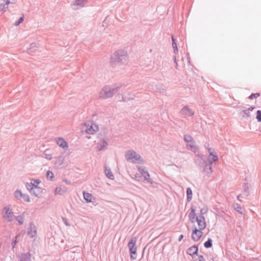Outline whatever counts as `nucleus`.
Instances as JSON below:
<instances>
[{"label":"nucleus","mask_w":261,"mask_h":261,"mask_svg":"<svg viewBox=\"0 0 261 261\" xmlns=\"http://www.w3.org/2000/svg\"><path fill=\"white\" fill-rule=\"evenodd\" d=\"M65 192L66 191L63 190L61 187H57L54 191V194L55 195H62L65 193Z\"/></svg>","instance_id":"22"},{"label":"nucleus","mask_w":261,"mask_h":261,"mask_svg":"<svg viewBox=\"0 0 261 261\" xmlns=\"http://www.w3.org/2000/svg\"><path fill=\"white\" fill-rule=\"evenodd\" d=\"M198 261H203L204 260V258L202 255H199L198 256V259H196Z\"/></svg>","instance_id":"48"},{"label":"nucleus","mask_w":261,"mask_h":261,"mask_svg":"<svg viewBox=\"0 0 261 261\" xmlns=\"http://www.w3.org/2000/svg\"><path fill=\"white\" fill-rule=\"evenodd\" d=\"M105 172L106 176L110 179H114V176L112 173L111 169L106 166L105 167Z\"/></svg>","instance_id":"17"},{"label":"nucleus","mask_w":261,"mask_h":261,"mask_svg":"<svg viewBox=\"0 0 261 261\" xmlns=\"http://www.w3.org/2000/svg\"><path fill=\"white\" fill-rule=\"evenodd\" d=\"M37 234V229L35 225H34V238L36 236Z\"/></svg>","instance_id":"51"},{"label":"nucleus","mask_w":261,"mask_h":261,"mask_svg":"<svg viewBox=\"0 0 261 261\" xmlns=\"http://www.w3.org/2000/svg\"><path fill=\"white\" fill-rule=\"evenodd\" d=\"M198 251V246L195 245L189 248L187 250V253L189 255L192 256L194 258L195 255H197Z\"/></svg>","instance_id":"12"},{"label":"nucleus","mask_w":261,"mask_h":261,"mask_svg":"<svg viewBox=\"0 0 261 261\" xmlns=\"http://www.w3.org/2000/svg\"><path fill=\"white\" fill-rule=\"evenodd\" d=\"M218 156H214L212 159L204 160L201 159L199 160V166L201 170L205 172L207 175L210 176L213 172L212 164L214 162L218 160Z\"/></svg>","instance_id":"2"},{"label":"nucleus","mask_w":261,"mask_h":261,"mask_svg":"<svg viewBox=\"0 0 261 261\" xmlns=\"http://www.w3.org/2000/svg\"><path fill=\"white\" fill-rule=\"evenodd\" d=\"M156 87L160 92H162L164 91V87L161 84L156 85Z\"/></svg>","instance_id":"42"},{"label":"nucleus","mask_w":261,"mask_h":261,"mask_svg":"<svg viewBox=\"0 0 261 261\" xmlns=\"http://www.w3.org/2000/svg\"><path fill=\"white\" fill-rule=\"evenodd\" d=\"M180 113L186 116L190 117L194 115V112L190 109L188 106H184L180 110Z\"/></svg>","instance_id":"11"},{"label":"nucleus","mask_w":261,"mask_h":261,"mask_svg":"<svg viewBox=\"0 0 261 261\" xmlns=\"http://www.w3.org/2000/svg\"><path fill=\"white\" fill-rule=\"evenodd\" d=\"M14 0H0V11H6L8 6L10 4H13Z\"/></svg>","instance_id":"10"},{"label":"nucleus","mask_w":261,"mask_h":261,"mask_svg":"<svg viewBox=\"0 0 261 261\" xmlns=\"http://www.w3.org/2000/svg\"><path fill=\"white\" fill-rule=\"evenodd\" d=\"M19 237H20V236L17 235L15 237V238H14L13 239L12 242L11 243V246H12V249H14L15 248L16 243L18 242V238Z\"/></svg>","instance_id":"30"},{"label":"nucleus","mask_w":261,"mask_h":261,"mask_svg":"<svg viewBox=\"0 0 261 261\" xmlns=\"http://www.w3.org/2000/svg\"><path fill=\"white\" fill-rule=\"evenodd\" d=\"M43 156L48 160H51L52 159V154L47 153L46 151L43 153Z\"/></svg>","instance_id":"37"},{"label":"nucleus","mask_w":261,"mask_h":261,"mask_svg":"<svg viewBox=\"0 0 261 261\" xmlns=\"http://www.w3.org/2000/svg\"><path fill=\"white\" fill-rule=\"evenodd\" d=\"M33 241H34V243L35 242V239L33 240Z\"/></svg>","instance_id":"61"},{"label":"nucleus","mask_w":261,"mask_h":261,"mask_svg":"<svg viewBox=\"0 0 261 261\" xmlns=\"http://www.w3.org/2000/svg\"><path fill=\"white\" fill-rule=\"evenodd\" d=\"M64 182H65L66 184H67V185H70L71 184V181L67 179H63V180Z\"/></svg>","instance_id":"50"},{"label":"nucleus","mask_w":261,"mask_h":261,"mask_svg":"<svg viewBox=\"0 0 261 261\" xmlns=\"http://www.w3.org/2000/svg\"><path fill=\"white\" fill-rule=\"evenodd\" d=\"M46 178L48 180H53L54 178V175L53 172L48 170L46 173Z\"/></svg>","instance_id":"27"},{"label":"nucleus","mask_w":261,"mask_h":261,"mask_svg":"<svg viewBox=\"0 0 261 261\" xmlns=\"http://www.w3.org/2000/svg\"><path fill=\"white\" fill-rule=\"evenodd\" d=\"M202 230L194 226L192 233V239L195 242L198 241L203 234Z\"/></svg>","instance_id":"6"},{"label":"nucleus","mask_w":261,"mask_h":261,"mask_svg":"<svg viewBox=\"0 0 261 261\" xmlns=\"http://www.w3.org/2000/svg\"><path fill=\"white\" fill-rule=\"evenodd\" d=\"M207 149L210 155L207 159H209L210 158L212 159V157H214V156H218V155L215 152V150L214 149L212 148H208Z\"/></svg>","instance_id":"26"},{"label":"nucleus","mask_w":261,"mask_h":261,"mask_svg":"<svg viewBox=\"0 0 261 261\" xmlns=\"http://www.w3.org/2000/svg\"><path fill=\"white\" fill-rule=\"evenodd\" d=\"M197 222L199 229L204 230L206 226L205 222L199 220V218L196 221Z\"/></svg>","instance_id":"20"},{"label":"nucleus","mask_w":261,"mask_h":261,"mask_svg":"<svg viewBox=\"0 0 261 261\" xmlns=\"http://www.w3.org/2000/svg\"><path fill=\"white\" fill-rule=\"evenodd\" d=\"M15 219H16V221H18L20 224H22L23 223L24 219L22 216H17L15 217Z\"/></svg>","instance_id":"34"},{"label":"nucleus","mask_w":261,"mask_h":261,"mask_svg":"<svg viewBox=\"0 0 261 261\" xmlns=\"http://www.w3.org/2000/svg\"><path fill=\"white\" fill-rule=\"evenodd\" d=\"M64 161V158L63 156H59L58 157L56 162V164H58L59 166H61L63 164Z\"/></svg>","instance_id":"28"},{"label":"nucleus","mask_w":261,"mask_h":261,"mask_svg":"<svg viewBox=\"0 0 261 261\" xmlns=\"http://www.w3.org/2000/svg\"><path fill=\"white\" fill-rule=\"evenodd\" d=\"M260 96L259 93H252L249 96V98L252 99L254 98H257Z\"/></svg>","instance_id":"40"},{"label":"nucleus","mask_w":261,"mask_h":261,"mask_svg":"<svg viewBox=\"0 0 261 261\" xmlns=\"http://www.w3.org/2000/svg\"><path fill=\"white\" fill-rule=\"evenodd\" d=\"M22 194H23L21 193V192L19 190H17L14 192V196L15 198L18 199H20L21 198Z\"/></svg>","instance_id":"29"},{"label":"nucleus","mask_w":261,"mask_h":261,"mask_svg":"<svg viewBox=\"0 0 261 261\" xmlns=\"http://www.w3.org/2000/svg\"><path fill=\"white\" fill-rule=\"evenodd\" d=\"M42 192V189L41 188L37 187V188L34 189V195L35 196H38L39 194Z\"/></svg>","instance_id":"31"},{"label":"nucleus","mask_w":261,"mask_h":261,"mask_svg":"<svg viewBox=\"0 0 261 261\" xmlns=\"http://www.w3.org/2000/svg\"><path fill=\"white\" fill-rule=\"evenodd\" d=\"M198 218H199V220H200L201 221H203V222H205V217H204V216L203 215H200L199 216V217H198Z\"/></svg>","instance_id":"49"},{"label":"nucleus","mask_w":261,"mask_h":261,"mask_svg":"<svg viewBox=\"0 0 261 261\" xmlns=\"http://www.w3.org/2000/svg\"><path fill=\"white\" fill-rule=\"evenodd\" d=\"M40 182L41 181L39 179H34V189L37 188Z\"/></svg>","instance_id":"44"},{"label":"nucleus","mask_w":261,"mask_h":261,"mask_svg":"<svg viewBox=\"0 0 261 261\" xmlns=\"http://www.w3.org/2000/svg\"><path fill=\"white\" fill-rule=\"evenodd\" d=\"M187 201L189 202L192 199L193 192L191 188L188 187L186 189Z\"/></svg>","instance_id":"18"},{"label":"nucleus","mask_w":261,"mask_h":261,"mask_svg":"<svg viewBox=\"0 0 261 261\" xmlns=\"http://www.w3.org/2000/svg\"><path fill=\"white\" fill-rule=\"evenodd\" d=\"M18 261H31L30 253L28 252L21 253L18 255Z\"/></svg>","instance_id":"13"},{"label":"nucleus","mask_w":261,"mask_h":261,"mask_svg":"<svg viewBox=\"0 0 261 261\" xmlns=\"http://www.w3.org/2000/svg\"><path fill=\"white\" fill-rule=\"evenodd\" d=\"M138 170L140 171L141 175L144 177V181H146L148 183H152V180L150 178V175L145 167L140 166L138 167Z\"/></svg>","instance_id":"8"},{"label":"nucleus","mask_w":261,"mask_h":261,"mask_svg":"<svg viewBox=\"0 0 261 261\" xmlns=\"http://www.w3.org/2000/svg\"><path fill=\"white\" fill-rule=\"evenodd\" d=\"M56 142L57 144L62 148H66L68 146L67 142H66L65 140L62 138H57L56 139Z\"/></svg>","instance_id":"14"},{"label":"nucleus","mask_w":261,"mask_h":261,"mask_svg":"<svg viewBox=\"0 0 261 261\" xmlns=\"http://www.w3.org/2000/svg\"><path fill=\"white\" fill-rule=\"evenodd\" d=\"M28 51L29 53H30L32 51L31 48H29L28 50Z\"/></svg>","instance_id":"57"},{"label":"nucleus","mask_w":261,"mask_h":261,"mask_svg":"<svg viewBox=\"0 0 261 261\" xmlns=\"http://www.w3.org/2000/svg\"><path fill=\"white\" fill-rule=\"evenodd\" d=\"M125 156L127 161L132 163H135L136 161H139L141 158L140 154L137 153L135 151L131 150L127 151Z\"/></svg>","instance_id":"5"},{"label":"nucleus","mask_w":261,"mask_h":261,"mask_svg":"<svg viewBox=\"0 0 261 261\" xmlns=\"http://www.w3.org/2000/svg\"><path fill=\"white\" fill-rule=\"evenodd\" d=\"M174 62L175 64V68L176 69H177V66H178V64H177V61H176V57H174Z\"/></svg>","instance_id":"53"},{"label":"nucleus","mask_w":261,"mask_h":261,"mask_svg":"<svg viewBox=\"0 0 261 261\" xmlns=\"http://www.w3.org/2000/svg\"><path fill=\"white\" fill-rule=\"evenodd\" d=\"M174 53L176 54L178 53V48L177 47H173Z\"/></svg>","instance_id":"55"},{"label":"nucleus","mask_w":261,"mask_h":261,"mask_svg":"<svg viewBox=\"0 0 261 261\" xmlns=\"http://www.w3.org/2000/svg\"><path fill=\"white\" fill-rule=\"evenodd\" d=\"M83 196L84 199L85 200L86 203H89L92 201L91 198L92 197V194L86 192L85 191L83 192Z\"/></svg>","instance_id":"19"},{"label":"nucleus","mask_w":261,"mask_h":261,"mask_svg":"<svg viewBox=\"0 0 261 261\" xmlns=\"http://www.w3.org/2000/svg\"><path fill=\"white\" fill-rule=\"evenodd\" d=\"M245 181L246 182H244L243 185V191L244 195L247 197L249 195V184L248 183L246 178L245 179Z\"/></svg>","instance_id":"15"},{"label":"nucleus","mask_w":261,"mask_h":261,"mask_svg":"<svg viewBox=\"0 0 261 261\" xmlns=\"http://www.w3.org/2000/svg\"><path fill=\"white\" fill-rule=\"evenodd\" d=\"M21 198H23V199L25 201H27V202H29L30 201V197H29V195H27V194H22V196L21 197Z\"/></svg>","instance_id":"45"},{"label":"nucleus","mask_w":261,"mask_h":261,"mask_svg":"<svg viewBox=\"0 0 261 261\" xmlns=\"http://www.w3.org/2000/svg\"><path fill=\"white\" fill-rule=\"evenodd\" d=\"M243 112L244 114V115L243 116V117H245V116L247 117H250V112L247 109L243 110Z\"/></svg>","instance_id":"43"},{"label":"nucleus","mask_w":261,"mask_h":261,"mask_svg":"<svg viewBox=\"0 0 261 261\" xmlns=\"http://www.w3.org/2000/svg\"><path fill=\"white\" fill-rule=\"evenodd\" d=\"M33 225V222L30 223V227L28 228V234L31 237L33 238V232L32 230V226Z\"/></svg>","instance_id":"36"},{"label":"nucleus","mask_w":261,"mask_h":261,"mask_svg":"<svg viewBox=\"0 0 261 261\" xmlns=\"http://www.w3.org/2000/svg\"><path fill=\"white\" fill-rule=\"evenodd\" d=\"M26 187L27 189L31 192V191L33 190V179L31 180L30 184L29 183H27L26 185Z\"/></svg>","instance_id":"33"},{"label":"nucleus","mask_w":261,"mask_h":261,"mask_svg":"<svg viewBox=\"0 0 261 261\" xmlns=\"http://www.w3.org/2000/svg\"><path fill=\"white\" fill-rule=\"evenodd\" d=\"M121 87V84H116L112 88L109 86H106L100 91L99 96L102 99H107L112 97Z\"/></svg>","instance_id":"3"},{"label":"nucleus","mask_w":261,"mask_h":261,"mask_svg":"<svg viewBox=\"0 0 261 261\" xmlns=\"http://www.w3.org/2000/svg\"><path fill=\"white\" fill-rule=\"evenodd\" d=\"M62 220H63L64 223L65 224V225L70 226V224H69V223L68 222V221L67 220V219L65 218L62 217Z\"/></svg>","instance_id":"47"},{"label":"nucleus","mask_w":261,"mask_h":261,"mask_svg":"<svg viewBox=\"0 0 261 261\" xmlns=\"http://www.w3.org/2000/svg\"><path fill=\"white\" fill-rule=\"evenodd\" d=\"M136 237H132L127 244L129 248L130 257L132 260H135L136 258V256H134V255H136L137 253V246L136 245Z\"/></svg>","instance_id":"4"},{"label":"nucleus","mask_w":261,"mask_h":261,"mask_svg":"<svg viewBox=\"0 0 261 261\" xmlns=\"http://www.w3.org/2000/svg\"><path fill=\"white\" fill-rule=\"evenodd\" d=\"M107 142L105 140L103 139L101 141V143L100 144L98 145L97 147L98 150H102L105 147H106L108 145Z\"/></svg>","instance_id":"24"},{"label":"nucleus","mask_w":261,"mask_h":261,"mask_svg":"<svg viewBox=\"0 0 261 261\" xmlns=\"http://www.w3.org/2000/svg\"><path fill=\"white\" fill-rule=\"evenodd\" d=\"M73 6H76L80 7H84V0H75L73 3Z\"/></svg>","instance_id":"25"},{"label":"nucleus","mask_w":261,"mask_h":261,"mask_svg":"<svg viewBox=\"0 0 261 261\" xmlns=\"http://www.w3.org/2000/svg\"><path fill=\"white\" fill-rule=\"evenodd\" d=\"M254 109V106H251L248 109H247V110L250 112V111H252Z\"/></svg>","instance_id":"52"},{"label":"nucleus","mask_w":261,"mask_h":261,"mask_svg":"<svg viewBox=\"0 0 261 261\" xmlns=\"http://www.w3.org/2000/svg\"><path fill=\"white\" fill-rule=\"evenodd\" d=\"M106 19L103 21V23H106Z\"/></svg>","instance_id":"59"},{"label":"nucleus","mask_w":261,"mask_h":261,"mask_svg":"<svg viewBox=\"0 0 261 261\" xmlns=\"http://www.w3.org/2000/svg\"><path fill=\"white\" fill-rule=\"evenodd\" d=\"M189 218L192 223H194L199 218L196 214V207L193 205L191 207Z\"/></svg>","instance_id":"9"},{"label":"nucleus","mask_w":261,"mask_h":261,"mask_svg":"<svg viewBox=\"0 0 261 261\" xmlns=\"http://www.w3.org/2000/svg\"><path fill=\"white\" fill-rule=\"evenodd\" d=\"M127 60V53L123 49H118L113 54L110 61V66L113 68H119Z\"/></svg>","instance_id":"1"},{"label":"nucleus","mask_w":261,"mask_h":261,"mask_svg":"<svg viewBox=\"0 0 261 261\" xmlns=\"http://www.w3.org/2000/svg\"><path fill=\"white\" fill-rule=\"evenodd\" d=\"M87 1H88V0H84V3H85V2H87Z\"/></svg>","instance_id":"60"},{"label":"nucleus","mask_w":261,"mask_h":261,"mask_svg":"<svg viewBox=\"0 0 261 261\" xmlns=\"http://www.w3.org/2000/svg\"><path fill=\"white\" fill-rule=\"evenodd\" d=\"M23 20H24V17L23 16L20 17L17 21H16L14 22V25H15V26L19 25L21 22H22Z\"/></svg>","instance_id":"39"},{"label":"nucleus","mask_w":261,"mask_h":261,"mask_svg":"<svg viewBox=\"0 0 261 261\" xmlns=\"http://www.w3.org/2000/svg\"><path fill=\"white\" fill-rule=\"evenodd\" d=\"M172 42V46L173 47H177L176 40L174 38L173 35L171 36Z\"/></svg>","instance_id":"41"},{"label":"nucleus","mask_w":261,"mask_h":261,"mask_svg":"<svg viewBox=\"0 0 261 261\" xmlns=\"http://www.w3.org/2000/svg\"><path fill=\"white\" fill-rule=\"evenodd\" d=\"M204 247L205 248H210L213 246V240L211 238H208L206 241L204 243Z\"/></svg>","instance_id":"23"},{"label":"nucleus","mask_w":261,"mask_h":261,"mask_svg":"<svg viewBox=\"0 0 261 261\" xmlns=\"http://www.w3.org/2000/svg\"><path fill=\"white\" fill-rule=\"evenodd\" d=\"M242 197V194H239V195H238V196H237V199H238V200L240 201H242V200L240 199H241V198Z\"/></svg>","instance_id":"56"},{"label":"nucleus","mask_w":261,"mask_h":261,"mask_svg":"<svg viewBox=\"0 0 261 261\" xmlns=\"http://www.w3.org/2000/svg\"><path fill=\"white\" fill-rule=\"evenodd\" d=\"M3 210L6 211V214L4 216V218L9 222H11L13 220L14 214L10 205L5 206Z\"/></svg>","instance_id":"7"},{"label":"nucleus","mask_w":261,"mask_h":261,"mask_svg":"<svg viewBox=\"0 0 261 261\" xmlns=\"http://www.w3.org/2000/svg\"><path fill=\"white\" fill-rule=\"evenodd\" d=\"M207 212V208H202L200 210V215H203Z\"/></svg>","instance_id":"46"},{"label":"nucleus","mask_w":261,"mask_h":261,"mask_svg":"<svg viewBox=\"0 0 261 261\" xmlns=\"http://www.w3.org/2000/svg\"><path fill=\"white\" fill-rule=\"evenodd\" d=\"M256 119L258 122H261V110H257L256 113Z\"/></svg>","instance_id":"32"},{"label":"nucleus","mask_w":261,"mask_h":261,"mask_svg":"<svg viewBox=\"0 0 261 261\" xmlns=\"http://www.w3.org/2000/svg\"><path fill=\"white\" fill-rule=\"evenodd\" d=\"M187 147L188 148H190L192 151L194 152H196V150L198 149V147L192 144H188Z\"/></svg>","instance_id":"38"},{"label":"nucleus","mask_w":261,"mask_h":261,"mask_svg":"<svg viewBox=\"0 0 261 261\" xmlns=\"http://www.w3.org/2000/svg\"><path fill=\"white\" fill-rule=\"evenodd\" d=\"M187 59H188V62H189V63H190V59H189V57H188V56L187 57Z\"/></svg>","instance_id":"58"},{"label":"nucleus","mask_w":261,"mask_h":261,"mask_svg":"<svg viewBox=\"0 0 261 261\" xmlns=\"http://www.w3.org/2000/svg\"><path fill=\"white\" fill-rule=\"evenodd\" d=\"M183 238H184V236L182 234H180L179 236V238H178V241L180 242L182 240Z\"/></svg>","instance_id":"54"},{"label":"nucleus","mask_w":261,"mask_h":261,"mask_svg":"<svg viewBox=\"0 0 261 261\" xmlns=\"http://www.w3.org/2000/svg\"><path fill=\"white\" fill-rule=\"evenodd\" d=\"M94 125V127H93V125H91L89 127H88L86 130V132L88 134H93L96 132L98 131V127L97 125L93 124Z\"/></svg>","instance_id":"16"},{"label":"nucleus","mask_w":261,"mask_h":261,"mask_svg":"<svg viewBox=\"0 0 261 261\" xmlns=\"http://www.w3.org/2000/svg\"><path fill=\"white\" fill-rule=\"evenodd\" d=\"M234 208L236 210V211L239 212L240 214H242L243 213L241 211L242 207L239 204H236L234 205Z\"/></svg>","instance_id":"35"},{"label":"nucleus","mask_w":261,"mask_h":261,"mask_svg":"<svg viewBox=\"0 0 261 261\" xmlns=\"http://www.w3.org/2000/svg\"><path fill=\"white\" fill-rule=\"evenodd\" d=\"M184 141L186 142H192V143H195V141L193 139V138L189 134H185L184 136Z\"/></svg>","instance_id":"21"}]
</instances>
